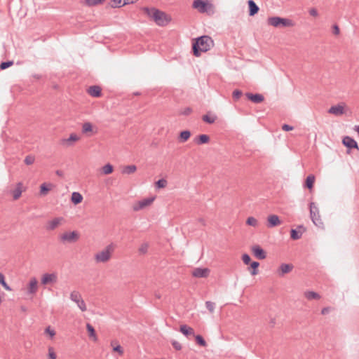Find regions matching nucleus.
I'll return each instance as SVG.
<instances>
[{
    "label": "nucleus",
    "mask_w": 359,
    "mask_h": 359,
    "mask_svg": "<svg viewBox=\"0 0 359 359\" xmlns=\"http://www.w3.org/2000/svg\"><path fill=\"white\" fill-rule=\"evenodd\" d=\"M45 332L48 334L50 336V337H53L55 335V332L53 330L50 329L49 326L46 328Z\"/></svg>",
    "instance_id": "obj_54"
},
{
    "label": "nucleus",
    "mask_w": 359,
    "mask_h": 359,
    "mask_svg": "<svg viewBox=\"0 0 359 359\" xmlns=\"http://www.w3.org/2000/svg\"><path fill=\"white\" fill-rule=\"evenodd\" d=\"M123 3V2H122V0H111L109 3V5L111 8H120L124 6L122 5Z\"/></svg>",
    "instance_id": "obj_40"
},
{
    "label": "nucleus",
    "mask_w": 359,
    "mask_h": 359,
    "mask_svg": "<svg viewBox=\"0 0 359 359\" xmlns=\"http://www.w3.org/2000/svg\"><path fill=\"white\" fill-rule=\"evenodd\" d=\"M149 248V245L147 243H142L139 248V252L140 254H146Z\"/></svg>",
    "instance_id": "obj_46"
},
{
    "label": "nucleus",
    "mask_w": 359,
    "mask_h": 359,
    "mask_svg": "<svg viewBox=\"0 0 359 359\" xmlns=\"http://www.w3.org/2000/svg\"><path fill=\"white\" fill-rule=\"evenodd\" d=\"M191 136V132L189 130H183L180 133V141L185 142L187 141Z\"/></svg>",
    "instance_id": "obj_30"
},
{
    "label": "nucleus",
    "mask_w": 359,
    "mask_h": 359,
    "mask_svg": "<svg viewBox=\"0 0 359 359\" xmlns=\"http://www.w3.org/2000/svg\"><path fill=\"white\" fill-rule=\"evenodd\" d=\"M83 196L79 192H73L72 194L71 201L74 205H78L82 202Z\"/></svg>",
    "instance_id": "obj_26"
},
{
    "label": "nucleus",
    "mask_w": 359,
    "mask_h": 359,
    "mask_svg": "<svg viewBox=\"0 0 359 359\" xmlns=\"http://www.w3.org/2000/svg\"><path fill=\"white\" fill-rule=\"evenodd\" d=\"M332 29H333L332 32H333L334 34L338 35L339 34V28L338 25H334L332 27Z\"/></svg>",
    "instance_id": "obj_58"
},
{
    "label": "nucleus",
    "mask_w": 359,
    "mask_h": 359,
    "mask_svg": "<svg viewBox=\"0 0 359 359\" xmlns=\"http://www.w3.org/2000/svg\"><path fill=\"white\" fill-rule=\"evenodd\" d=\"M298 229H291L290 231V237L293 240H298L302 236V233L303 231H301L300 229H303L304 230V228L302 225H299L298 227H297Z\"/></svg>",
    "instance_id": "obj_21"
},
{
    "label": "nucleus",
    "mask_w": 359,
    "mask_h": 359,
    "mask_svg": "<svg viewBox=\"0 0 359 359\" xmlns=\"http://www.w3.org/2000/svg\"><path fill=\"white\" fill-rule=\"evenodd\" d=\"M280 25L282 27H292L294 25V23L290 19L281 18V20L280 22Z\"/></svg>",
    "instance_id": "obj_34"
},
{
    "label": "nucleus",
    "mask_w": 359,
    "mask_h": 359,
    "mask_svg": "<svg viewBox=\"0 0 359 359\" xmlns=\"http://www.w3.org/2000/svg\"><path fill=\"white\" fill-rule=\"evenodd\" d=\"M314 181L315 177L313 175H309L306 179L305 187L309 189H312L313 187Z\"/></svg>",
    "instance_id": "obj_32"
},
{
    "label": "nucleus",
    "mask_w": 359,
    "mask_h": 359,
    "mask_svg": "<svg viewBox=\"0 0 359 359\" xmlns=\"http://www.w3.org/2000/svg\"><path fill=\"white\" fill-rule=\"evenodd\" d=\"M63 220L62 217H56L53 219V220H50L47 222L46 224V229L48 231H52L56 229L60 224L61 222Z\"/></svg>",
    "instance_id": "obj_17"
},
{
    "label": "nucleus",
    "mask_w": 359,
    "mask_h": 359,
    "mask_svg": "<svg viewBox=\"0 0 359 359\" xmlns=\"http://www.w3.org/2000/svg\"><path fill=\"white\" fill-rule=\"evenodd\" d=\"M180 332L184 334L185 335L186 337H189V335H193L194 336V330L193 328H191V327H189L186 325H181L180 326Z\"/></svg>",
    "instance_id": "obj_24"
},
{
    "label": "nucleus",
    "mask_w": 359,
    "mask_h": 359,
    "mask_svg": "<svg viewBox=\"0 0 359 359\" xmlns=\"http://www.w3.org/2000/svg\"><path fill=\"white\" fill-rule=\"evenodd\" d=\"M343 144L349 149H359L357 142L349 136H345L342 140Z\"/></svg>",
    "instance_id": "obj_9"
},
{
    "label": "nucleus",
    "mask_w": 359,
    "mask_h": 359,
    "mask_svg": "<svg viewBox=\"0 0 359 359\" xmlns=\"http://www.w3.org/2000/svg\"><path fill=\"white\" fill-rule=\"evenodd\" d=\"M328 112L335 116H341L344 113V108L340 104L333 105L329 109Z\"/></svg>",
    "instance_id": "obj_19"
},
{
    "label": "nucleus",
    "mask_w": 359,
    "mask_h": 359,
    "mask_svg": "<svg viewBox=\"0 0 359 359\" xmlns=\"http://www.w3.org/2000/svg\"><path fill=\"white\" fill-rule=\"evenodd\" d=\"M243 92L241 90L236 89L233 91L232 96L235 101H237L242 96Z\"/></svg>",
    "instance_id": "obj_43"
},
{
    "label": "nucleus",
    "mask_w": 359,
    "mask_h": 359,
    "mask_svg": "<svg viewBox=\"0 0 359 359\" xmlns=\"http://www.w3.org/2000/svg\"><path fill=\"white\" fill-rule=\"evenodd\" d=\"M192 112V109L191 107H186L184 108V109H182L181 111H180V114L182 115H184V116H188Z\"/></svg>",
    "instance_id": "obj_51"
},
{
    "label": "nucleus",
    "mask_w": 359,
    "mask_h": 359,
    "mask_svg": "<svg viewBox=\"0 0 359 359\" xmlns=\"http://www.w3.org/2000/svg\"><path fill=\"white\" fill-rule=\"evenodd\" d=\"M309 206H310V215H311V219L312 222H313V224L316 226H317L318 227L322 226L323 225V222L322 219H320L318 208L315 205V203L313 202L310 203Z\"/></svg>",
    "instance_id": "obj_4"
},
{
    "label": "nucleus",
    "mask_w": 359,
    "mask_h": 359,
    "mask_svg": "<svg viewBox=\"0 0 359 359\" xmlns=\"http://www.w3.org/2000/svg\"><path fill=\"white\" fill-rule=\"evenodd\" d=\"M57 280V276L56 273H44L41 278V284L46 285L50 283H55Z\"/></svg>",
    "instance_id": "obj_7"
},
{
    "label": "nucleus",
    "mask_w": 359,
    "mask_h": 359,
    "mask_svg": "<svg viewBox=\"0 0 359 359\" xmlns=\"http://www.w3.org/2000/svg\"><path fill=\"white\" fill-rule=\"evenodd\" d=\"M133 2H134L133 1H130V0H124L122 5H126V4H129L130 3L133 4Z\"/></svg>",
    "instance_id": "obj_60"
},
{
    "label": "nucleus",
    "mask_w": 359,
    "mask_h": 359,
    "mask_svg": "<svg viewBox=\"0 0 359 359\" xmlns=\"http://www.w3.org/2000/svg\"><path fill=\"white\" fill-rule=\"evenodd\" d=\"M154 198H144L142 201H140L137 205H135L133 207L134 210L137 211L140 210L148 205H149L153 201Z\"/></svg>",
    "instance_id": "obj_14"
},
{
    "label": "nucleus",
    "mask_w": 359,
    "mask_h": 359,
    "mask_svg": "<svg viewBox=\"0 0 359 359\" xmlns=\"http://www.w3.org/2000/svg\"><path fill=\"white\" fill-rule=\"evenodd\" d=\"M267 226L269 228H273L281 224L279 217L276 215H269L267 218Z\"/></svg>",
    "instance_id": "obj_15"
},
{
    "label": "nucleus",
    "mask_w": 359,
    "mask_h": 359,
    "mask_svg": "<svg viewBox=\"0 0 359 359\" xmlns=\"http://www.w3.org/2000/svg\"><path fill=\"white\" fill-rule=\"evenodd\" d=\"M281 20L280 17L274 16V17H270L267 19L268 25H271L275 27H280V22Z\"/></svg>",
    "instance_id": "obj_25"
},
{
    "label": "nucleus",
    "mask_w": 359,
    "mask_h": 359,
    "mask_svg": "<svg viewBox=\"0 0 359 359\" xmlns=\"http://www.w3.org/2000/svg\"><path fill=\"white\" fill-rule=\"evenodd\" d=\"M293 269V266L292 264H282L280 266V275H283L285 273H287L289 272H290L292 271V269Z\"/></svg>",
    "instance_id": "obj_28"
},
{
    "label": "nucleus",
    "mask_w": 359,
    "mask_h": 359,
    "mask_svg": "<svg viewBox=\"0 0 359 359\" xmlns=\"http://www.w3.org/2000/svg\"><path fill=\"white\" fill-rule=\"evenodd\" d=\"M250 264V273L252 276L257 275L258 273V267L259 266V263L258 262H252Z\"/></svg>",
    "instance_id": "obj_33"
},
{
    "label": "nucleus",
    "mask_w": 359,
    "mask_h": 359,
    "mask_svg": "<svg viewBox=\"0 0 359 359\" xmlns=\"http://www.w3.org/2000/svg\"><path fill=\"white\" fill-rule=\"evenodd\" d=\"M115 250V245L110 243L102 251L97 252L95 255V259L97 263H104L109 261L111 258L112 252Z\"/></svg>",
    "instance_id": "obj_3"
},
{
    "label": "nucleus",
    "mask_w": 359,
    "mask_h": 359,
    "mask_svg": "<svg viewBox=\"0 0 359 359\" xmlns=\"http://www.w3.org/2000/svg\"><path fill=\"white\" fill-rule=\"evenodd\" d=\"M79 238L77 231L65 232L60 236V240L62 242L74 243Z\"/></svg>",
    "instance_id": "obj_6"
},
{
    "label": "nucleus",
    "mask_w": 359,
    "mask_h": 359,
    "mask_svg": "<svg viewBox=\"0 0 359 359\" xmlns=\"http://www.w3.org/2000/svg\"><path fill=\"white\" fill-rule=\"evenodd\" d=\"M242 260L245 264H249L251 262V258L248 254H243L242 255Z\"/></svg>",
    "instance_id": "obj_49"
},
{
    "label": "nucleus",
    "mask_w": 359,
    "mask_h": 359,
    "mask_svg": "<svg viewBox=\"0 0 359 359\" xmlns=\"http://www.w3.org/2000/svg\"><path fill=\"white\" fill-rule=\"evenodd\" d=\"M172 343V346L174 347V348L177 351H180L182 349V345L180 342L175 341V340H172L171 341Z\"/></svg>",
    "instance_id": "obj_52"
},
{
    "label": "nucleus",
    "mask_w": 359,
    "mask_h": 359,
    "mask_svg": "<svg viewBox=\"0 0 359 359\" xmlns=\"http://www.w3.org/2000/svg\"><path fill=\"white\" fill-rule=\"evenodd\" d=\"M145 13L151 17L154 22L159 26H165L171 20V18L168 17L165 13L156 9L155 8H149L145 7L143 8Z\"/></svg>",
    "instance_id": "obj_2"
},
{
    "label": "nucleus",
    "mask_w": 359,
    "mask_h": 359,
    "mask_svg": "<svg viewBox=\"0 0 359 359\" xmlns=\"http://www.w3.org/2000/svg\"><path fill=\"white\" fill-rule=\"evenodd\" d=\"M35 158L33 156L28 155L25 157L24 161L26 165H32L34 163Z\"/></svg>",
    "instance_id": "obj_47"
},
{
    "label": "nucleus",
    "mask_w": 359,
    "mask_h": 359,
    "mask_svg": "<svg viewBox=\"0 0 359 359\" xmlns=\"http://www.w3.org/2000/svg\"><path fill=\"white\" fill-rule=\"evenodd\" d=\"M304 296L309 300L319 299L320 296L318 293L313 291H306L304 292Z\"/></svg>",
    "instance_id": "obj_29"
},
{
    "label": "nucleus",
    "mask_w": 359,
    "mask_h": 359,
    "mask_svg": "<svg viewBox=\"0 0 359 359\" xmlns=\"http://www.w3.org/2000/svg\"><path fill=\"white\" fill-rule=\"evenodd\" d=\"M86 328H87V331L89 333V335L90 337H95V339H96L95 330L94 327L90 324L88 323L86 325Z\"/></svg>",
    "instance_id": "obj_44"
},
{
    "label": "nucleus",
    "mask_w": 359,
    "mask_h": 359,
    "mask_svg": "<svg viewBox=\"0 0 359 359\" xmlns=\"http://www.w3.org/2000/svg\"><path fill=\"white\" fill-rule=\"evenodd\" d=\"M210 273L208 268H196L192 271V276L196 278H206Z\"/></svg>",
    "instance_id": "obj_10"
},
{
    "label": "nucleus",
    "mask_w": 359,
    "mask_h": 359,
    "mask_svg": "<svg viewBox=\"0 0 359 359\" xmlns=\"http://www.w3.org/2000/svg\"><path fill=\"white\" fill-rule=\"evenodd\" d=\"M247 224L252 226H256L257 225V220L253 217H249L246 221Z\"/></svg>",
    "instance_id": "obj_45"
},
{
    "label": "nucleus",
    "mask_w": 359,
    "mask_h": 359,
    "mask_svg": "<svg viewBox=\"0 0 359 359\" xmlns=\"http://www.w3.org/2000/svg\"><path fill=\"white\" fill-rule=\"evenodd\" d=\"M70 299L75 302L82 311H86L87 310L86 303L78 291H73L71 292Z\"/></svg>",
    "instance_id": "obj_5"
},
{
    "label": "nucleus",
    "mask_w": 359,
    "mask_h": 359,
    "mask_svg": "<svg viewBox=\"0 0 359 359\" xmlns=\"http://www.w3.org/2000/svg\"><path fill=\"white\" fill-rule=\"evenodd\" d=\"M205 306L207 309L210 311V313H212L215 309V304L210 301H207L205 302Z\"/></svg>",
    "instance_id": "obj_42"
},
{
    "label": "nucleus",
    "mask_w": 359,
    "mask_h": 359,
    "mask_svg": "<svg viewBox=\"0 0 359 359\" xmlns=\"http://www.w3.org/2000/svg\"><path fill=\"white\" fill-rule=\"evenodd\" d=\"M202 119L203 121L211 124V123H215V121L217 119V116H210L208 114H205V115L203 116Z\"/></svg>",
    "instance_id": "obj_36"
},
{
    "label": "nucleus",
    "mask_w": 359,
    "mask_h": 359,
    "mask_svg": "<svg viewBox=\"0 0 359 359\" xmlns=\"http://www.w3.org/2000/svg\"><path fill=\"white\" fill-rule=\"evenodd\" d=\"M213 46L211 37L204 35L195 39L192 44V50L196 57H199L201 53L209 50Z\"/></svg>",
    "instance_id": "obj_1"
},
{
    "label": "nucleus",
    "mask_w": 359,
    "mask_h": 359,
    "mask_svg": "<svg viewBox=\"0 0 359 359\" xmlns=\"http://www.w3.org/2000/svg\"><path fill=\"white\" fill-rule=\"evenodd\" d=\"M87 91L90 95L94 97H100L102 95V89L98 86H90Z\"/></svg>",
    "instance_id": "obj_18"
},
{
    "label": "nucleus",
    "mask_w": 359,
    "mask_h": 359,
    "mask_svg": "<svg viewBox=\"0 0 359 359\" xmlns=\"http://www.w3.org/2000/svg\"><path fill=\"white\" fill-rule=\"evenodd\" d=\"M13 65V61H11H11L8 60V61H6V62H2L0 64V69L1 70H4V69L10 67Z\"/></svg>",
    "instance_id": "obj_41"
},
{
    "label": "nucleus",
    "mask_w": 359,
    "mask_h": 359,
    "mask_svg": "<svg viewBox=\"0 0 359 359\" xmlns=\"http://www.w3.org/2000/svg\"><path fill=\"white\" fill-rule=\"evenodd\" d=\"M114 351L118 352L120 355L123 354V349L120 345H117L113 348Z\"/></svg>",
    "instance_id": "obj_55"
},
{
    "label": "nucleus",
    "mask_w": 359,
    "mask_h": 359,
    "mask_svg": "<svg viewBox=\"0 0 359 359\" xmlns=\"http://www.w3.org/2000/svg\"><path fill=\"white\" fill-rule=\"evenodd\" d=\"M104 0H85V4L89 7L101 4Z\"/></svg>",
    "instance_id": "obj_35"
},
{
    "label": "nucleus",
    "mask_w": 359,
    "mask_h": 359,
    "mask_svg": "<svg viewBox=\"0 0 359 359\" xmlns=\"http://www.w3.org/2000/svg\"><path fill=\"white\" fill-rule=\"evenodd\" d=\"M245 96L248 97V100H250L251 102L255 104L261 103L264 101V97L262 94L259 93H246Z\"/></svg>",
    "instance_id": "obj_13"
},
{
    "label": "nucleus",
    "mask_w": 359,
    "mask_h": 359,
    "mask_svg": "<svg viewBox=\"0 0 359 359\" xmlns=\"http://www.w3.org/2000/svg\"><path fill=\"white\" fill-rule=\"evenodd\" d=\"M309 14H310L311 15H312V16H313V17H316V16H318V11H317L316 8H311V9L309 10Z\"/></svg>",
    "instance_id": "obj_57"
},
{
    "label": "nucleus",
    "mask_w": 359,
    "mask_h": 359,
    "mask_svg": "<svg viewBox=\"0 0 359 359\" xmlns=\"http://www.w3.org/2000/svg\"><path fill=\"white\" fill-rule=\"evenodd\" d=\"M23 184L22 182H18L17 184L16 188L13 191V197L14 200L18 199L22 192Z\"/></svg>",
    "instance_id": "obj_23"
},
{
    "label": "nucleus",
    "mask_w": 359,
    "mask_h": 359,
    "mask_svg": "<svg viewBox=\"0 0 359 359\" xmlns=\"http://www.w3.org/2000/svg\"><path fill=\"white\" fill-rule=\"evenodd\" d=\"M167 185V181L164 179L158 180L156 182V186L157 188H164Z\"/></svg>",
    "instance_id": "obj_48"
},
{
    "label": "nucleus",
    "mask_w": 359,
    "mask_h": 359,
    "mask_svg": "<svg viewBox=\"0 0 359 359\" xmlns=\"http://www.w3.org/2000/svg\"><path fill=\"white\" fill-rule=\"evenodd\" d=\"M194 337H195L196 341L198 345L203 346V347L206 346V345H207L206 341L201 335L198 334L196 336L194 335Z\"/></svg>",
    "instance_id": "obj_39"
},
{
    "label": "nucleus",
    "mask_w": 359,
    "mask_h": 359,
    "mask_svg": "<svg viewBox=\"0 0 359 359\" xmlns=\"http://www.w3.org/2000/svg\"><path fill=\"white\" fill-rule=\"evenodd\" d=\"M35 76L36 79H39V78H40V76H39V75H36V76Z\"/></svg>",
    "instance_id": "obj_64"
},
{
    "label": "nucleus",
    "mask_w": 359,
    "mask_h": 359,
    "mask_svg": "<svg viewBox=\"0 0 359 359\" xmlns=\"http://www.w3.org/2000/svg\"><path fill=\"white\" fill-rule=\"evenodd\" d=\"M0 284L4 287V288L8 291H11V287L6 283L5 281V277H4L0 281Z\"/></svg>",
    "instance_id": "obj_50"
},
{
    "label": "nucleus",
    "mask_w": 359,
    "mask_h": 359,
    "mask_svg": "<svg viewBox=\"0 0 359 359\" xmlns=\"http://www.w3.org/2000/svg\"><path fill=\"white\" fill-rule=\"evenodd\" d=\"M137 170V167L135 165H126L123 168L122 173L130 175L135 172Z\"/></svg>",
    "instance_id": "obj_31"
},
{
    "label": "nucleus",
    "mask_w": 359,
    "mask_h": 359,
    "mask_svg": "<svg viewBox=\"0 0 359 359\" xmlns=\"http://www.w3.org/2000/svg\"><path fill=\"white\" fill-rule=\"evenodd\" d=\"M56 174L59 176H62V172L60 171V170H57L56 171Z\"/></svg>",
    "instance_id": "obj_61"
},
{
    "label": "nucleus",
    "mask_w": 359,
    "mask_h": 359,
    "mask_svg": "<svg viewBox=\"0 0 359 359\" xmlns=\"http://www.w3.org/2000/svg\"><path fill=\"white\" fill-rule=\"evenodd\" d=\"M21 309H22V311H26V309H25V307H24V306H22V307H21Z\"/></svg>",
    "instance_id": "obj_63"
},
{
    "label": "nucleus",
    "mask_w": 359,
    "mask_h": 359,
    "mask_svg": "<svg viewBox=\"0 0 359 359\" xmlns=\"http://www.w3.org/2000/svg\"><path fill=\"white\" fill-rule=\"evenodd\" d=\"M282 129L284 130V131H290V130H293V127L288 125V124H283L282 126Z\"/></svg>",
    "instance_id": "obj_56"
},
{
    "label": "nucleus",
    "mask_w": 359,
    "mask_h": 359,
    "mask_svg": "<svg viewBox=\"0 0 359 359\" xmlns=\"http://www.w3.org/2000/svg\"><path fill=\"white\" fill-rule=\"evenodd\" d=\"M4 277V274L0 272V281Z\"/></svg>",
    "instance_id": "obj_62"
},
{
    "label": "nucleus",
    "mask_w": 359,
    "mask_h": 359,
    "mask_svg": "<svg viewBox=\"0 0 359 359\" xmlns=\"http://www.w3.org/2000/svg\"><path fill=\"white\" fill-rule=\"evenodd\" d=\"M209 141L210 137L205 134L200 135L194 139V142L198 145L207 144L209 142Z\"/></svg>",
    "instance_id": "obj_22"
},
{
    "label": "nucleus",
    "mask_w": 359,
    "mask_h": 359,
    "mask_svg": "<svg viewBox=\"0 0 359 359\" xmlns=\"http://www.w3.org/2000/svg\"><path fill=\"white\" fill-rule=\"evenodd\" d=\"M53 187L52 184L43 183L40 186V194L41 195L45 196L48 194V191Z\"/></svg>",
    "instance_id": "obj_27"
},
{
    "label": "nucleus",
    "mask_w": 359,
    "mask_h": 359,
    "mask_svg": "<svg viewBox=\"0 0 359 359\" xmlns=\"http://www.w3.org/2000/svg\"><path fill=\"white\" fill-rule=\"evenodd\" d=\"M113 166L110 163H107L102 167V172L104 175L111 174L113 172Z\"/></svg>",
    "instance_id": "obj_38"
},
{
    "label": "nucleus",
    "mask_w": 359,
    "mask_h": 359,
    "mask_svg": "<svg viewBox=\"0 0 359 359\" xmlns=\"http://www.w3.org/2000/svg\"><path fill=\"white\" fill-rule=\"evenodd\" d=\"M79 140V137L76 134L72 133L69 138H64L61 140V144L67 147H71L74 144V142L78 141Z\"/></svg>",
    "instance_id": "obj_11"
},
{
    "label": "nucleus",
    "mask_w": 359,
    "mask_h": 359,
    "mask_svg": "<svg viewBox=\"0 0 359 359\" xmlns=\"http://www.w3.org/2000/svg\"><path fill=\"white\" fill-rule=\"evenodd\" d=\"M192 6L198 9L199 12L205 13L207 11L208 4L203 0H194Z\"/></svg>",
    "instance_id": "obj_16"
},
{
    "label": "nucleus",
    "mask_w": 359,
    "mask_h": 359,
    "mask_svg": "<svg viewBox=\"0 0 359 359\" xmlns=\"http://www.w3.org/2000/svg\"><path fill=\"white\" fill-rule=\"evenodd\" d=\"M251 250L254 256L259 259H264L266 257L265 251L258 245L252 246Z\"/></svg>",
    "instance_id": "obj_8"
},
{
    "label": "nucleus",
    "mask_w": 359,
    "mask_h": 359,
    "mask_svg": "<svg viewBox=\"0 0 359 359\" xmlns=\"http://www.w3.org/2000/svg\"><path fill=\"white\" fill-rule=\"evenodd\" d=\"M38 290V281L36 278L33 277L29 280L27 287V294H34Z\"/></svg>",
    "instance_id": "obj_12"
},
{
    "label": "nucleus",
    "mask_w": 359,
    "mask_h": 359,
    "mask_svg": "<svg viewBox=\"0 0 359 359\" xmlns=\"http://www.w3.org/2000/svg\"><path fill=\"white\" fill-rule=\"evenodd\" d=\"M93 130L92 124L90 122H86L82 126V133H87Z\"/></svg>",
    "instance_id": "obj_37"
},
{
    "label": "nucleus",
    "mask_w": 359,
    "mask_h": 359,
    "mask_svg": "<svg viewBox=\"0 0 359 359\" xmlns=\"http://www.w3.org/2000/svg\"><path fill=\"white\" fill-rule=\"evenodd\" d=\"M248 5L249 8L248 14L250 16H254L258 13L259 8L253 0H248Z\"/></svg>",
    "instance_id": "obj_20"
},
{
    "label": "nucleus",
    "mask_w": 359,
    "mask_h": 359,
    "mask_svg": "<svg viewBox=\"0 0 359 359\" xmlns=\"http://www.w3.org/2000/svg\"><path fill=\"white\" fill-rule=\"evenodd\" d=\"M48 356L50 359H55L56 358V354L54 352L53 347L48 348Z\"/></svg>",
    "instance_id": "obj_53"
},
{
    "label": "nucleus",
    "mask_w": 359,
    "mask_h": 359,
    "mask_svg": "<svg viewBox=\"0 0 359 359\" xmlns=\"http://www.w3.org/2000/svg\"><path fill=\"white\" fill-rule=\"evenodd\" d=\"M331 310V308L330 307H325L323 308L322 310H321V313L323 315H325L327 313H328Z\"/></svg>",
    "instance_id": "obj_59"
}]
</instances>
